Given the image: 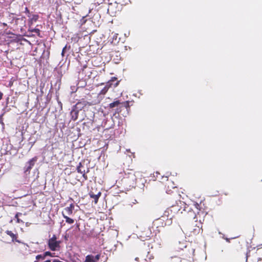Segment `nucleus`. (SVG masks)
Returning <instances> with one entry per match:
<instances>
[{
  "instance_id": "nucleus-34",
  "label": "nucleus",
  "mask_w": 262,
  "mask_h": 262,
  "mask_svg": "<svg viewBox=\"0 0 262 262\" xmlns=\"http://www.w3.org/2000/svg\"><path fill=\"white\" fill-rule=\"evenodd\" d=\"M20 30H21V33H23V30H22V29H21V28L20 29Z\"/></svg>"
},
{
  "instance_id": "nucleus-17",
  "label": "nucleus",
  "mask_w": 262,
  "mask_h": 262,
  "mask_svg": "<svg viewBox=\"0 0 262 262\" xmlns=\"http://www.w3.org/2000/svg\"><path fill=\"white\" fill-rule=\"evenodd\" d=\"M37 158L36 157L33 158L30 160L26 165V171H30L33 166L34 165L35 162L36 161Z\"/></svg>"
},
{
  "instance_id": "nucleus-8",
  "label": "nucleus",
  "mask_w": 262,
  "mask_h": 262,
  "mask_svg": "<svg viewBox=\"0 0 262 262\" xmlns=\"http://www.w3.org/2000/svg\"><path fill=\"white\" fill-rule=\"evenodd\" d=\"M77 170L78 173L82 174V177L84 180H88V177L86 174V173H88L89 171V168H87V170L85 171L83 165H82L81 163H79V165L77 167Z\"/></svg>"
},
{
  "instance_id": "nucleus-35",
  "label": "nucleus",
  "mask_w": 262,
  "mask_h": 262,
  "mask_svg": "<svg viewBox=\"0 0 262 262\" xmlns=\"http://www.w3.org/2000/svg\"><path fill=\"white\" fill-rule=\"evenodd\" d=\"M18 220H18V219L17 218V222L18 221Z\"/></svg>"
},
{
  "instance_id": "nucleus-4",
  "label": "nucleus",
  "mask_w": 262,
  "mask_h": 262,
  "mask_svg": "<svg viewBox=\"0 0 262 262\" xmlns=\"http://www.w3.org/2000/svg\"><path fill=\"white\" fill-rule=\"evenodd\" d=\"M164 217V216H161L155 220L152 223V227L156 228L159 232L160 231V228L166 225H169L172 223L171 220L166 219Z\"/></svg>"
},
{
  "instance_id": "nucleus-11",
  "label": "nucleus",
  "mask_w": 262,
  "mask_h": 262,
  "mask_svg": "<svg viewBox=\"0 0 262 262\" xmlns=\"http://www.w3.org/2000/svg\"><path fill=\"white\" fill-rule=\"evenodd\" d=\"M162 216H164V218L166 219H169L172 221V219L174 217V215L172 212V208L169 207L167 208V209L164 211L163 214Z\"/></svg>"
},
{
  "instance_id": "nucleus-31",
  "label": "nucleus",
  "mask_w": 262,
  "mask_h": 262,
  "mask_svg": "<svg viewBox=\"0 0 262 262\" xmlns=\"http://www.w3.org/2000/svg\"><path fill=\"white\" fill-rule=\"evenodd\" d=\"M79 226H80L79 224H76V228H77L79 230H80Z\"/></svg>"
},
{
  "instance_id": "nucleus-12",
  "label": "nucleus",
  "mask_w": 262,
  "mask_h": 262,
  "mask_svg": "<svg viewBox=\"0 0 262 262\" xmlns=\"http://www.w3.org/2000/svg\"><path fill=\"white\" fill-rule=\"evenodd\" d=\"M92 72L91 71V69L88 68L86 65H84L81 71V74L83 75H84L85 77H88L90 78L92 75Z\"/></svg>"
},
{
  "instance_id": "nucleus-24",
  "label": "nucleus",
  "mask_w": 262,
  "mask_h": 262,
  "mask_svg": "<svg viewBox=\"0 0 262 262\" xmlns=\"http://www.w3.org/2000/svg\"><path fill=\"white\" fill-rule=\"evenodd\" d=\"M45 258L46 257H45V255H43V254H39V255H37L36 256V261H38L40 259L43 260V259H45Z\"/></svg>"
},
{
  "instance_id": "nucleus-13",
  "label": "nucleus",
  "mask_w": 262,
  "mask_h": 262,
  "mask_svg": "<svg viewBox=\"0 0 262 262\" xmlns=\"http://www.w3.org/2000/svg\"><path fill=\"white\" fill-rule=\"evenodd\" d=\"M74 209V205L72 203L69 206L64 208L62 212H64L66 215H71L73 214Z\"/></svg>"
},
{
  "instance_id": "nucleus-6",
  "label": "nucleus",
  "mask_w": 262,
  "mask_h": 262,
  "mask_svg": "<svg viewBox=\"0 0 262 262\" xmlns=\"http://www.w3.org/2000/svg\"><path fill=\"white\" fill-rule=\"evenodd\" d=\"M119 83V81H117V78L116 77H112V79L106 83L105 86L101 90L99 94L105 95L110 88L112 86L115 88L118 86Z\"/></svg>"
},
{
  "instance_id": "nucleus-14",
  "label": "nucleus",
  "mask_w": 262,
  "mask_h": 262,
  "mask_svg": "<svg viewBox=\"0 0 262 262\" xmlns=\"http://www.w3.org/2000/svg\"><path fill=\"white\" fill-rule=\"evenodd\" d=\"M89 195L90 198L94 200V203L95 204H97L98 200L101 195V192L99 191L97 194H95L92 191H90L89 192Z\"/></svg>"
},
{
  "instance_id": "nucleus-33",
  "label": "nucleus",
  "mask_w": 262,
  "mask_h": 262,
  "mask_svg": "<svg viewBox=\"0 0 262 262\" xmlns=\"http://www.w3.org/2000/svg\"><path fill=\"white\" fill-rule=\"evenodd\" d=\"M25 10H26V11H27V12H28V13H29V10H28V8H27V7H26V8H25Z\"/></svg>"
},
{
  "instance_id": "nucleus-20",
  "label": "nucleus",
  "mask_w": 262,
  "mask_h": 262,
  "mask_svg": "<svg viewBox=\"0 0 262 262\" xmlns=\"http://www.w3.org/2000/svg\"><path fill=\"white\" fill-rule=\"evenodd\" d=\"M31 32H35L36 33L37 35L39 37H40V30L38 28H35V29H31L30 28H29V31H28V34H26L27 36H31V34L30 33ZM26 35V34H25Z\"/></svg>"
},
{
  "instance_id": "nucleus-9",
  "label": "nucleus",
  "mask_w": 262,
  "mask_h": 262,
  "mask_svg": "<svg viewBox=\"0 0 262 262\" xmlns=\"http://www.w3.org/2000/svg\"><path fill=\"white\" fill-rule=\"evenodd\" d=\"M100 258V254H98L96 256L93 255H88L85 257L84 262H98Z\"/></svg>"
},
{
  "instance_id": "nucleus-7",
  "label": "nucleus",
  "mask_w": 262,
  "mask_h": 262,
  "mask_svg": "<svg viewBox=\"0 0 262 262\" xmlns=\"http://www.w3.org/2000/svg\"><path fill=\"white\" fill-rule=\"evenodd\" d=\"M56 239V236L55 235H53V236L48 240V247L49 249L52 251L58 250L60 248L61 241H57Z\"/></svg>"
},
{
  "instance_id": "nucleus-21",
  "label": "nucleus",
  "mask_w": 262,
  "mask_h": 262,
  "mask_svg": "<svg viewBox=\"0 0 262 262\" xmlns=\"http://www.w3.org/2000/svg\"><path fill=\"white\" fill-rule=\"evenodd\" d=\"M62 215L63 218L66 219V222L67 223H68L69 224H72L74 223V220L73 219L69 217L68 216L64 214V212H62Z\"/></svg>"
},
{
  "instance_id": "nucleus-18",
  "label": "nucleus",
  "mask_w": 262,
  "mask_h": 262,
  "mask_svg": "<svg viewBox=\"0 0 262 262\" xmlns=\"http://www.w3.org/2000/svg\"><path fill=\"white\" fill-rule=\"evenodd\" d=\"M5 233L7 235L9 236L10 237V239L7 242L8 243L16 241V236L11 231L7 230Z\"/></svg>"
},
{
  "instance_id": "nucleus-22",
  "label": "nucleus",
  "mask_w": 262,
  "mask_h": 262,
  "mask_svg": "<svg viewBox=\"0 0 262 262\" xmlns=\"http://www.w3.org/2000/svg\"><path fill=\"white\" fill-rule=\"evenodd\" d=\"M121 104L119 100H116L108 104V107L110 108H113L115 107H118L119 104Z\"/></svg>"
},
{
  "instance_id": "nucleus-36",
  "label": "nucleus",
  "mask_w": 262,
  "mask_h": 262,
  "mask_svg": "<svg viewBox=\"0 0 262 262\" xmlns=\"http://www.w3.org/2000/svg\"><path fill=\"white\" fill-rule=\"evenodd\" d=\"M34 262H37V261H34Z\"/></svg>"
},
{
  "instance_id": "nucleus-32",
  "label": "nucleus",
  "mask_w": 262,
  "mask_h": 262,
  "mask_svg": "<svg viewBox=\"0 0 262 262\" xmlns=\"http://www.w3.org/2000/svg\"><path fill=\"white\" fill-rule=\"evenodd\" d=\"M3 93L1 92H0V100L2 99V98L3 97Z\"/></svg>"
},
{
  "instance_id": "nucleus-28",
  "label": "nucleus",
  "mask_w": 262,
  "mask_h": 262,
  "mask_svg": "<svg viewBox=\"0 0 262 262\" xmlns=\"http://www.w3.org/2000/svg\"><path fill=\"white\" fill-rule=\"evenodd\" d=\"M128 262H139V258L136 257L134 259V260L132 261L131 259H129Z\"/></svg>"
},
{
  "instance_id": "nucleus-23",
  "label": "nucleus",
  "mask_w": 262,
  "mask_h": 262,
  "mask_svg": "<svg viewBox=\"0 0 262 262\" xmlns=\"http://www.w3.org/2000/svg\"><path fill=\"white\" fill-rule=\"evenodd\" d=\"M182 258L177 256L171 257L170 262H182Z\"/></svg>"
},
{
  "instance_id": "nucleus-29",
  "label": "nucleus",
  "mask_w": 262,
  "mask_h": 262,
  "mask_svg": "<svg viewBox=\"0 0 262 262\" xmlns=\"http://www.w3.org/2000/svg\"><path fill=\"white\" fill-rule=\"evenodd\" d=\"M52 262H63V261H60L58 259H55Z\"/></svg>"
},
{
  "instance_id": "nucleus-2",
  "label": "nucleus",
  "mask_w": 262,
  "mask_h": 262,
  "mask_svg": "<svg viewBox=\"0 0 262 262\" xmlns=\"http://www.w3.org/2000/svg\"><path fill=\"white\" fill-rule=\"evenodd\" d=\"M103 2L104 4H108L107 8V12L111 14H113L116 12V11L115 10V6L116 4H119L121 6L126 5L130 3V0H115V2L114 4L112 3H110V0H103Z\"/></svg>"
},
{
  "instance_id": "nucleus-5",
  "label": "nucleus",
  "mask_w": 262,
  "mask_h": 262,
  "mask_svg": "<svg viewBox=\"0 0 262 262\" xmlns=\"http://www.w3.org/2000/svg\"><path fill=\"white\" fill-rule=\"evenodd\" d=\"M194 208L196 209V214H195L194 219H196L195 222H197V220L198 219V217L200 218L199 220L201 222V218H204L206 214H207L206 210L203 208L202 203L198 204L195 203L194 205Z\"/></svg>"
},
{
  "instance_id": "nucleus-16",
  "label": "nucleus",
  "mask_w": 262,
  "mask_h": 262,
  "mask_svg": "<svg viewBox=\"0 0 262 262\" xmlns=\"http://www.w3.org/2000/svg\"><path fill=\"white\" fill-rule=\"evenodd\" d=\"M201 223H199V225H198L197 224H195V227L194 228H193L191 231L190 232L193 235H197L199 234V233L201 232V231H202V226Z\"/></svg>"
},
{
  "instance_id": "nucleus-3",
  "label": "nucleus",
  "mask_w": 262,
  "mask_h": 262,
  "mask_svg": "<svg viewBox=\"0 0 262 262\" xmlns=\"http://www.w3.org/2000/svg\"><path fill=\"white\" fill-rule=\"evenodd\" d=\"M122 181L126 186L134 187L136 182V177L134 171L125 173Z\"/></svg>"
},
{
  "instance_id": "nucleus-25",
  "label": "nucleus",
  "mask_w": 262,
  "mask_h": 262,
  "mask_svg": "<svg viewBox=\"0 0 262 262\" xmlns=\"http://www.w3.org/2000/svg\"><path fill=\"white\" fill-rule=\"evenodd\" d=\"M121 104H123V106L127 110L129 108V102L128 101H126L125 102H124L123 103H121Z\"/></svg>"
},
{
  "instance_id": "nucleus-30",
  "label": "nucleus",
  "mask_w": 262,
  "mask_h": 262,
  "mask_svg": "<svg viewBox=\"0 0 262 262\" xmlns=\"http://www.w3.org/2000/svg\"><path fill=\"white\" fill-rule=\"evenodd\" d=\"M121 108V107H120L119 108H117L116 111V113H119L120 112V110H119L120 108Z\"/></svg>"
},
{
  "instance_id": "nucleus-27",
  "label": "nucleus",
  "mask_w": 262,
  "mask_h": 262,
  "mask_svg": "<svg viewBox=\"0 0 262 262\" xmlns=\"http://www.w3.org/2000/svg\"><path fill=\"white\" fill-rule=\"evenodd\" d=\"M67 48V46L66 45L63 49H62V52H61V55L63 57L64 56V54L66 52V50Z\"/></svg>"
},
{
  "instance_id": "nucleus-10",
  "label": "nucleus",
  "mask_w": 262,
  "mask_h": 262,
  "mask_svg": "<svg viewBox=\"0 0 262 262\" xmlns=\"http://www.w3.org/2000/svg\"><path fill=\"white\" fill-rule=\"evenodd\" d=\"M88 104L90 105L87 101H86L84 99H82L80 100H79L73 106L75 107L76 109L81 110L83 108H84V107L86 106Z\"/></svg>"
},
{
  "instance_id": "nucleus-15",
  "label": "nucleus",
  "mask_w": 262,
  "mask_h": 262,
  "mask_svg": "<svg viewBox=\"0 0 262 262\" xmlns=\"http://www.w3.org/2000/svg\"><path fill=\"white\" fill-rule=\"evenodd\" d=\"M79 111V110L76 109L74 106L73 107V108L70 113L71 116V119L72 120L76 121L78 119Z\"/></svg>"
},
{
  "instance_id": "nucleus-19",
  "label": "nucleus",
  "mask_w": 262,
  "mask_h": 262,
  "mask_svg": "<svg viewBox=\"0 0 262 262\" xmlns=\"http://www.w3.org/2000/svg\"><path fill=\"white\" fill-rule=\"evenodd\" d=\"M39 18L38 14H34L30 18L29 20V24L30 25H32L34 23L36 22Z\"/></svg>"
},
{
  "instance_id": "nucleus-1",
  "label": "nucleus",
  "mask_w": 262,
  "mask_h": 262,
  "mask_svg": "<svg viewBox=\"0 0 262 262\" xmlns=\"http://www.w3.org/2000/svg\"><path fill=\"white\" fill-rule=\"evenodd\" d=\"M173 185L172 181L167 180L165 186L166 193L172 195L175 201V204H171L169 207L172 208V212L174 215L180 211V205L183 204L184 202L180 200L181 195L179 193L178 188Z\"/></svg>"
},
{
  "instance_id": "nucleus-26",
  "label": "nucleus",
  "mask_w": 262,
  "mask_h": 262,
  "mask_svg": "<svg viewBox=\"0 0 262 262\" xmlns=\"http://www.w3.org/2000/svg\"><path fill=\"white\" fill-rule=\"evenodd\" d=\"M43 255H45V257L47 256H52V253L49 252V251H47V252H45V253H43Z\"/></svg>"
}]
</instances>
